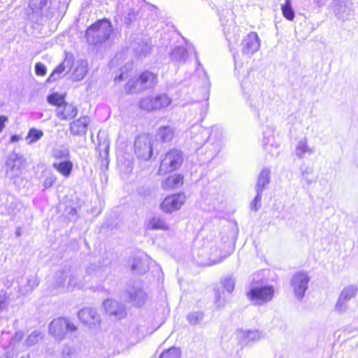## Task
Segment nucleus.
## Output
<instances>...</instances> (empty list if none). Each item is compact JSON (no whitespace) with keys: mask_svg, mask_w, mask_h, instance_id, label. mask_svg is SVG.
<instances>
[{"mask_svg":"<svg viewBox=\"0 0 358 358\" xmlns=\"http://www.w3.org/2000/svg\"><path fill=\"white\" fill-rule=\"evenodd\" d=\"M113 32V26L109 20L103 18L96 20L85 31V36L89 43L94 45L107 41Z\"/></svg>","mask_w":358,"mask_h":358,"instance_id":"1","label":"nucleus"},{"mask_svg":"<svg viewBox=\"0 0 358 358\" xmlns=\"http://www.w3.org/2000/svg\"><path fill=\"white\" fill-rule=\"evenodd\" d=\"M191 139L197 145H203L208 139L213 141L215 152L220 150L222 132L217 127H213L211 130L199 125L191 128Z\"/></svg>","mask_w":358,"mask_h":358,"instance_id":"2","label":"nucleus"},{"mask_svg":"<svg viewBox=\"0 0 358 358\" xmlns=\"http://www.w3.org/2000/svg\"><path fill=\"white\" fill-rule=\"evenodd\" d=\"M78 329L77 326L69 317H58L49 324V333L58 339L63 340L68 332H74Z\"/></svg>","mask_w":358,"mask_h":358,"instance_id":"3","label":"nucleus"},{"mask_svg":"<svg viewBox=\"0 0 358 358\" xmlns=\"http://www.w3.org/2000/svg\"><path fill=\"white\" fill-rule=\"evenodd\" d=\"M182 162V152L178 149H172L167 152L162 158L159 171L163 173L172 172L180 167Z\"/></svg>","mask_w":358,"mask_h":358,"instance_id":"4","label":"nucleus"},{"mask_svg":"<svg viewBox=\"0 0 358 358\" xmlns=\"http://www.w3.org/2000/svg\"><path fill=\"white\" fill-rule=\"evenodd\" d=\"M273 294V287H252L247 293V296L254 305L262 306L271 301Z\"/></svg>","mask_w":358,"mask_h":358,"instance_id":"5","label":"nucleus"},{"mask_svg":"<svg viewBox=\"0 0 358 358\" xmlns=\"http://www.w3.org/2000/svg\"><path fill=\"white\" fill-rule=\"evenodd\" d=\"M358 292V287L355 285H350L345 287L340 293L335 305V310L339 313H343L348 309V302L356 297Z\"/></svg>","mask_w":358,"mask_h":358,"instance_id":"6","label":"nucleus"},{"mask_svg":"<svg viewBox=\"0 0 358 358\" xmlns=\"http://www.w3.org/2000/svg\"><path fill=\"white\" fill-rule=\"evenodd\" d=\"M334 12L338 19L351 20L355 15L353 3L350 0H334Z\"/></svg>","mask_w":358,"mask_h":358,"instance_id":"7","label":"nucleus"},{"mask_svg":"<svg viewBox=\"0 0 358 358\" xmlns=\"http://www.w3.org/2000/svg\"><path fill=\"white\" fill-rule=\"evenodd\" d=\"M310 278L306 273L299 272L293 275L291 280V286L294 296L299 300L302 299L308 289Z\"/></svg>","mask_w":358,"mask_h":358,"instance_id":"8","label":"nucleus"},{"mask_svg":"<svg viewBox=\"0 0 358 358\" xmlns=\"http://www.w3.org/2000/svg\"><path fill=\"white\" fill-rule=\"evenodd\" d=\"M79 320L85 325L92 326L99 324L101 320L97 310L91 307H84L78 312Z\"/></svg>","mask_w":358,"mask_h":358,"instance_id":"9","label":"nucleus"},{"mask_svg":"<svg viewBox=\"0 0 358 358\" xmlns=\"http://www.w3.org/2000/svg\"><path fill=\"white\" fill-rule=\"evenodd\" d=\"M183 194L169 196L164 199L161 204V208L166 213H171L178 210L185 201Z\"/></svg>","mask_w":358,"mask_h":358,"instance_id":"10","label":"nucleus"},{"mask_svg":"<svg viewBox=\"0 0 358 358\" xmlns=\"http://www.w3.org/2000/svg\"><path fill=\"white\" fill-rule=\"evenodd\" d=\"M260 47V40L255 32H250L242 41V52L250 56L256 52Z\"/></svg>","mask_w":358,"mask_h":358,"instance_id":"11","label":"nucleus"},{"mask_svg":"<svg viewBox=\"0 0 358 358\" xmlns=\"http://www.w3.org/2000/svg\"><path fill=\"white\" fill-rule=\"evenodd\" d=\"M103 307L109 316H113L117 319H121L126 316V311L124 306L119 302L107 299L103 302Z\"/></svg>","mask_w":358,"mask_h":358,"instance_id":"12","label":"nucleus"},{"mask_svg":"<svg viewBox=\"0 0 358 358\" xmlns=\"http://www.w3.org/2000/svg\"><path fill=\"white\" fill-rule=\"evenodd\" d=\"M236 338L241 345H246L250 342L259 341L264 337L262 332L257 329H238L236 332Z\"/></svg>","mask_w":358,"mask_h":358,"instance_id":"13","label":"nucleus"},{"mask_svg":"<svg viewBox=\"0 0 358 358\" xmlns=\"http://www.w3.org/2000/svg\"><path fill=\"white\" fill-rule=\"evenodd\" d=\"M90 120L87 116H81L71 122L69 125V131L74 136H84L86 135Z\"/></svg>","mask_w":358,"mask_h":358,"instance_id":"14","label":"nucleus"},{"mask_svg":"<svg viewBox=\"0 0 358 358\" xmlns=\"http://www.w3.org/2000/svg\"><path fill=\"white\" fill-rule=\"evenodd\" d=\"M78 114L76 106L65 102L60 108L57 110V116L62 120H69L74 118Z\"/></svg>","mask_w":358,"mask_h":358,"instance_id":"15","label":"nucleus"},{"mask_svg":"<svg viewBox=\"0 0 358 358\" xmlns=\"http://www.w3.org/2000/svg\"><path fill=\"white\" fill-rule=\"evenodd\" d=\"M270 182V170L268 169H264L258 178L257 183L256 185V200H259L261 197V195L262 194V192Z\"/></svg>","mask_w":358,"mask_h":358,"instance_id":"16","label":"nucleus"},{"mask_svg":"<svg viewBox=\"0 0 358 358\" xmlns=\"http://www.w3.org/2000/svg\"><path fill=\"white\" fill-rule=\"evenodd\" d=\"M190 48L191 45L189 44H186V47H176L170 54L171 59L176 62H185L188 57V50Z\"/></svg>","mask_w":358,"mask_h":358,"instance_id":"17","label":"nucleus"},{"mask_svg":"<svg viewBox=\"0 0 358 358\" xmlns=\"http://www.w3.org/2000/svg\"><path fill=\"white\" fill-rule=\"evenodd\" d=\"M183 184V176L181 175H172L168 177L162 183V187L164 189H171L178 188Z\"/></svg>","mask_w":358,"mask_h":358,"instance_id":"18","label":"nucleus"},{"mask_svg":"<svg viewBox=\"0 0 358 358\" xmlns=\"http://www.w3.org/2000/svg\"><path fill=\"white\" fill-rule=\"evenodd\" d=\"M315 152V149L313 148H310L308 145V141L306 138L300 140L296 147L295 153L296 155L300 158H303L305 154L312 155Z\"/></svg>","mask_w":358,"mask_h":358,"instance_id":"19","label":"nucleus"},{"mask_svg":"<svg viewBox=\"0 0 358 358\" xmlns=\"http://www.w3.org/2000/svg\"><path fill=\"white\" fill-rule=\"evenodd\" d=\"M52 167L64 177H69L73 170V163L70 160H64L61 162L54 163Z\"/></svg>","mask_w":358,"mask_h":358,"instance_id":"20","label":"nucleus"},{"mask_svg":"<svg viewBox=\"0 0 358 358\" xmlns=\"http://www.w3.org/2000/svg\"><path fill=\"white\" fill-rule=\"evenodd\" d=\"M175 135V129L171 126H162L158 129V140L162 143L171 141Z\"/></svg>","mask_w":358,"mask_h":358,"instance_id":"21","label":"nucleus"},{"mask_svg":"<svg viewBox=\"0 0 358 358\" xmlns=\"http://www.w3.org/2000/svg\"><path fill=\"white\" fill-rule=\"evenodd\" d=\"M65 99V94H60L59 93L54 92L47 96V101L50 105L55 106L59 109L65 102H66Z\"/></svg>","mask_w":358,"mask_h":358,"instance_id":"22","label":"nucleus"},{"mask_svg":"<svg viewBox=\"0 0 358 358\" xmlns=\"http://www.w3.org/2000/svg\"><path fill=\"white\" fill-rule=\"evenodd\" d=\"M151 76V74L147 72L141 73L136 81H129L127 83L125 86L127 92L128 93H131L138 83H140L141 85L145 84L150 79Z\"/></svg>","mask_w":358,"mask_h":358,"instance_id":"23","label":"nucleus"},{"mask_svg":"<svg viewBox=\"0 0 358 358\" xmlns=\"http://www.w3.org/2000/svg\"><path fill=\"white\" fill-rule=\"evenodd\" d=\"M25 163V159L16 155L15 157L10 159L7 164L11 171H17L24 168Z\"/></svg>","mask_w":358,"mask_h":358,"instance_id":"24","label":"nucleus"},{"mask_svg":"<svg viewBox=\"0 0 358 358\" xmlns=\"http://www.w3.org/2000/svg\"><path fill=\"white\" fill-rule=\"evenodd\" d=\"M43 136V132L41 130L36 128H31L29 130L26 136V140L29 144H32L41 139Z\"/></svg>","mask_w":358,"mask_h":358,"instance_id":"25","label":"nucleus"},{"mask_svg":"<svg viewBox=\"0 0 358 358\" xmlns=\"http://www.w3.org/2000/svg\"><path fill=\"white\" fill-rule=\"evenodd\" d=\"M283 16L288 20L294 18V11L291 5V0H285V3L281 6Z\"/></svg>","mask_w":358,"mask_h":358,"instance_id":"26","label":"nucleus"},{"mask_svg":"<svg viewBox=\"0 0 358 358\" xmlns=\"http://www.w3.org/2000/svg\"><path fill=\"white\" fill-rule=\"evenodd\" d=\"M181 351L178 348H171L162 352L160 358H180Z\"/></svg>","mask_w":358,"mask_h":358,"instance_id":"27","label":"nucleus"},{"mask_svg":"<svg viewBox=\"0 0 358 358\" xmlns=\"http://www.w3.org/2000/svg\"><path fill=\"white\" fill-rule=\"evenodd\" d=\"M203 315L201 312L190 313L187 315V320L191 325L199 324L203 320Z\"/></svg>","mask_w":358,"mask_h":358,"instance_id":"28","label":"nucleus"},{"mask_svg":"<svg viewBox=\"0 0 358 358\" xmlns=\"http://www.w3.org/2000/svg\"><path fill=\"white\" fill-rule=\"evenodd\" d=\"M215 299L214 303L216 306L217 309L223 308L225 305L226 299L224 291H220V289H216L215 291Z\"/></svg>","mask_w":358,"mask_h":358,"instance_id":"29","label":"nucleus"},{"mask_svg":"<svg viewBox=\"0 0 358 358\" xmlns=\"http://www.w3.org/2000/svg\"><path fill=\"white\" fill-rule=\"evenodd\" d=\"M235 285L234 280L231 277H227L222 281V288L224 289L229 294H231Z\"/></svg>","mask_w":358,"mask_h":358,"instance_id":"30","label":"nucleus"},{"mask_svg":"<svg viewBox=\"0 0 358 358\" xmlns=\"http://www.w3.org/2000/svg\"><path fill=\"white\" fill-rule=\"evenodd\" d=\"M140 106L145 110H151L155 108V101L150 98H145L140 101Z\"/></svg>","mask_w":358,"mask_h":358,"instance_id":"31","label":"nucleus"},{"mask_svg":"<svg viewBox=\"0 0 358 358\" xmlns=\"http://www.w3.org/2000/svg\"><path fill=\"white\" fill-rule=\"evenodd\" d=\"M144 295L141 290L135 291L129 293V299L130 301L140 303V301L143 299Z\"/></svg>","mask_w":358,"mask_h":358,"instance_id":"32","label":"nucleus"},{"mask_svg":"<svg viewBox=\"0 0 358 358\" xmlns=\"http://www.w3.org/2000/svg\"><path fill=\"white\" fill-rule=\"evenodd\" d=\"M171 102V99L166 94L158 96V105L162 108L167 107Z\"/></svg>","mask_w":358,"mask_h":358,"instance_id":"33","label":"nucleus"},{"mask_svg":"<svg viewBox=\"0 0 358 358\" xmlns=\"http://www.w3.org/2000/svg\"><path fill=\"white\" fill-rule=\"evenodd\" d=\"M54 159L57 160L59 159H68L69 157V151L65 150H55L52 155Z\"/></svg>","mask_w":358,"mask_h":358,"instance_id":"34","label":"nucleus"},{"mask_svg":"<svg viewBox=\"0 0 358 358\" xmlns=\"http://www.w3.org/2000/svg\"><path fill=\"white\" fill-rule=\"evenodd\" d=\"M35 73L38 76H44L47 73L45 65L41 62H38L35 65Z\"/></svg>","mask_w":358,"mask_h":358,"instance_id":"35","label":"nucleus"},{"mask_svg":"<svg viewBox=\"0 0 358 358\" xmlns=\"http://www.w3.org/2000/svg\"><path fill=\"white\" fill-rule=\"evenodd\" d=\"M65 65L64 63H61L59 66H57L52 72L51 75L50 76V77L48 78V81H50L52 78H53V76L55 75V74H61L64 71H65Z\"/></svg>","mask_w":358,"mask_h":358,"instance_id":"36","label":"nucleus"},{"mask_svg":"<svg viewBox=\"0 0 358 358\" xmlns=\"http://www.w3.org/2000/svg\"><path fill=\"white\" fill-rule=\"evenodd\" d=\"M56 181L55 176H50L47 178L43 182V186L45 188L48 189L53 186Z\"/></svg>","mask_w":358,"mask_h":358,"instance_id":"37","label":"nucleus"},{"mask_svg":"<svg viewBox=\"0 0 358 358\" xmlns=\"http://www.w3.org/2000/svg\"><path fill=\"white\" fill-rule=\"evenodd\" d=\"M8 119L5 115H0V133L3 131L5 127L6 123L8 122Z\"/></svg>","mask_w":358,"mask_h":358,"instance_id":"38","label":"nucleus"},{"mask_svg":"<svg viewBox=\"0 0 358 358\" xmlns=\"http://www.w3.org/2000/svg\"><path fill=\"white\" fill-rule=\"evenodd\" d=\"M169 226L164 221L158 219V229L168 230Z\"/></svg>","mask_w":358,"mask_h":358,"instance_id":"39","label":"nucleus"},{"mask_svg":"<svg viewBox=\"0 0 358 358\" xmlns=\"http://www.w3.org/2000/svg\"><path fill=\"white\" fill-rule=\"evenodd\" d=\"M261 199H262V196L257 201L256 200V197L255 198V199L251 203V208L252 210H254L255 211H257L258 210V208L260 207V205H259L257 206V203L260 202Z\"/></svg>","mask_w":358,"mask_h":358,"instance_id":"40","label":"nucleus"},{"mask_svg":"<svg viewBox=\"0 0 358 358\" xmlns=\"http://www.w3.org/2000/svg\"><path fill=\"white\" fill-rule=\"evenodd\" d=\"M222 261V259L221 258H217V259H212L211 258L209 259V262L207 263L208 265H213V264H218L220 262H221Z\"/></svg>","mask_w":358,"mask_h":358,"instance_id":"41","label":"nucleus"},{"mask_svg":"<svg viewBox=\"0 0 358 358\" xmlns=\"http://www.w3.org/2000/svg\"><path fill=\"white\" fill-rule=\"evenodd\" d=\"M20 138H21L20 136L18 135H13L10 137V142H12V143L17 142L20 140Z\"/></svg>","mask_w":358,"mask_h":358,"instance_id":"42","label":"nucleus"},{"mask_svg":"<svg viewBox=\"0 0 358 358\" xmlns=\"http://www.w3.org/2000/svg\"><path fill=\"white\" fill-rule=\"evenodd\" d=\"M314 2L318 6H322L325 3V0H313Z\"/></svg>","mask_w":358,"mask_h":358,"instance_id":"43","label":"nucleus"},{"mask_svg":"<svg viewBox=\"0 0 358 358\" xmlns=\"http://www.w3.org/2000/svg\"><path fill=\"white\" fill-rule=\"evenodd\" d=\"M124 79V75L122 73L120 74L115 78V81H121Z\"/></svg>","mask_w":358,"mask_h":358,"instance_id":"44","label":"nucleus"},{"mask_svg":"<svg viewBox=\"0 0 358 358\" xmlns=\"http://www.w3.org/2000/svg\"><path fill=\"white\" fill-rule=\"evenodd\" d=\"M138 267V264H132V266H131V270H132V271H134V270H136Z\"/></svg>","mask_w":358,"mask_h":358,"instance_id":"45","label":"nucleus"},{"mask_svg":"<svg viewBox=\"0 0 358 358\" xmlns=\"http://www.w3.org/2000/svg\"><path fill=\"white\" fill-rule=\"evenodd\" d=\"M194 53H195V59H196V62L198 63V64L200 66L201 64H200V62H199V59H198V56H197V55H196V52H194Z\"/></svg>","mask_w":358,"mask_h":358,"instance_id":"46","label":"nucleus"},{"mask_svg":"<svg viewBox=\"0 0 358 358\" xmlns=\"http://www.w3.org/2000/svg\"><path fill=\"white\" fill-rule=\"evenodd\" d=\"M214 251H215V252H217V248H216L214 249Z\"/></svg>","mask_w":358,"mask_h":358,"instance_id":"47","label":"nucleus"},{"mask_svg":"<svg viewBox=\"0 0 358 358\" xmlns=\"http://www.w3.org/2000/svg\"><path fill=\"white\" fill-rule=\"evenodd\" d=\"M154 228H155V227H154V226H152V227H150V229H153Z\"/></svg>","mask_w":358,"mask_h":358,"instance_id":"48","label":"nucleus"}]
</instances>
